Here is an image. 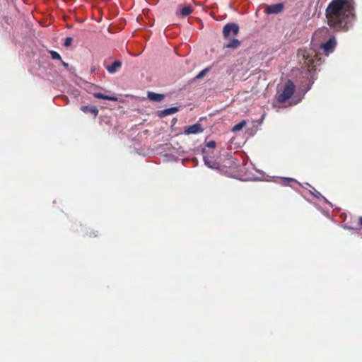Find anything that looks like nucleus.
<instances>
[{"instance_id":"obj_3","label":"nucleus","mask_w":362,"mask_h":362,"mask_svg":"<svg viewBox=\"0 0 362 362\" xmlns=\"http://www.w3.org/2000/svg\"><path fill=\"white\" fill-rule=\"evenodd\" d=\"M294 90H295V85L293 84V83L291 81L288 80L286 83L282 92L279 94V95L277 97V100L281 103H284L285 101H286L288 98H290L291 97V95L294 93Z\"/></svg>"},{"instance_id":"obj_22","label":"nucleus","mask_w":362,"mask_h":362,"mask_svg":"<svg viewBox=\"0 0 362 362\" xmlns=\"http://www.w3.org/2000/svg\"><path fill=\"white\" fill-rule=\"evenodd\" d=\"M191 160L193 164H194V166L197 165V163H198V160H194V159H192V160H182V163L184 164V161H189Z\"/></svg>"},{"instance_id":"obj_2","label":"nucleus","mask_w":362,"mask_h":362,"mask_svg":"<svg viewBox=\"0 0 362 362\" xmlns=\"http://www.w3.org/2000/svg\"><path fill=\"white\" fill-rule=\"evenodd\" d=\"M204 162V164L206 165L208 168L214 169V170H218L222 173H230L231 171L226 169V164L229 165V168L232 167V163H233V161L232 160H223L225 163H226L224 165H221L218 162H217V160H202Z\"/></svg>"},{"instance_id":"obj_13","label":"nucleus","mask_w":362,"mask_h":362,"mask_svg":"<svg viewBox=\"0 0 362 362\" xmlns=\"http://www.w3.org/2000/svg\"><path fill=\"white\" fill-rule=\"evenodd\" d=\"M93 95L95 98H99V99H104V100H107L110 101H117V98L116 96L105 95L101 93H95L93 94Z\"/></svg>"},{"instance_id":"obj_23","label":"nucleus","mask_w":362,"mask_h":362,"mask_svg":"<svg viewBox=\"0 0 362 362\" xmlns=\"http://www.w3.org/2000/svg\"><path fill=\"white\" fill-rule=\"evenodd\" d=\"M358 223L362 226V216H360L358 218Z\"/></svg>"},{"instance_id":"obj_1","label":"nucleus","mask_w":362,"mask_h":362,"mask_svg":"<svg viewBox=\"0 0 362 362\" xmlns=\"http://www.w3.org/2000/svg\"><path fill=\"white\" fill-rule=\"evenodd\" d=\"M329 26L337 30L347 28L355 18L353 0H333L326 9Z\"/></svg>"},{"instance_id":"obj_19","label":"nucleus","mask_w":362,"mask_h":362,"mask_svg":"<svg viewBox=\"0 0 362 362\" xmlns=\"http://www.w3.org/2000/svg\"><path fill=\"white\" fill-rule=\"evenodd\" d=\"M209 68H206V69H203L199 74L197 75L196 78L197 79L202 78V77H204L205 76V74L209 71Z\"/></svg>"},{"instance_id":"obj_24","label":"nucleus","mask_w":362,"mask_h":362,"mask_svg":"<svg viewBox=\"0 0 362 362\" xmlns=\"http://www.w3.org/2000/svg\"><path fill=\"white\" fill-rule=\"evenodd\" d=\"M62 65L65 67V68H67L69 66V64L66 63V62H62Z\"/></svg>"},{"instance_id":"obj_7","label":"nucleus","mask_w":362,"mask_h":362,"mask_svg":"<svg viewBox=\"0 0 362 362\" xmlns=\"http://www.w3.org/2000/svg\"><path fill=\"white\" fill-rule=\"evenodd\" d=\"M298 56V57H302L305 66H308V67L312 66L313 59L305 49H300Z\"/></svg>"},{"instance_id":"obj_15","label":"nucleus","mask_w":362,"mask_h":362,"mask_svg":"<svg viewBox=\"0 0 362 362\" xmlns=\"http://www.w3.org/2000/svg\"><path fill=\"white\" fill-rule=\"evenodd\" d=\"M240 45V41L238 39H233L229 41L228 43L224 45V47L226 48H237Z\"/></svg>"},{"instance_id":"obj_18","label":"nucleus","mask_w":362,"mask_h":362,"mask_svg":"<svg viewBox=\"0 0 362 362\" xmlns=\"http://www.w3.org/2000/svg\"><path fill=\"white\" fill-rule=\"evenodd\" d=\"M50 55L53 59L62 60V57L59 53L55 51H49Z\"/></svg>"},{"instance_id":"obj_4","label":"nucleus","mask_w":362,"mask_h":362,"mask_svg":"<svg viewBox=\"0 0 362 362\" xmlns=\"http://www.w3.org/2000/svg\"><path fill=\"white\" fill-rule=\"evenodd\" d=\"M238 33L239 26L234 23H228L223 28V35L225 38H228L230 35H236Z\"/></svg>"},{"instance_id":"obj_16","label":"nucleus","mask_w":362,"mask_h":362,"mask_svg":"<svg viewBox=\"0 0 362 362\" xmlns=\"http://www.w3.org/2000/svg\"><path fill=\"white\" fill-rule=\"evenodd\" d=\"M246 124L245 120H242L240 122L236 124L233 128V132H238L240 131Z\"/></svg>"},{"instance_id":"obj_5","label":"nucleus","mask_w":362,"mask_h":362,"mask_svg":"<svg viewBox=\"0 0 362 362\" xmlns=\"http://www.w3.org/2000/svg\"><path fill=\"white\" fill-rule=\"evenodd\" d=\"M337 42L335 38L331 37L327 42L322 43L320 45V48L323 50L326 55H328L334 51Z\"/></svg>"},{"instance_id":"obj_26","label":"nucleus","mask_w":362,"mask_h":362,"mask_svg":"<svg viewBox=\"0 0 362 362\" xmlns=\"http://www.w3.org/2000/svg\"><path fill=\"white\" fill-rule=\"evenodd\" d=\"M310 88V86H309L308 87L307 90H305V92H306V91H308Z\"/></svg>"},{"instance_id":"obj_21","label":"nucleus","mask_w":362,"mask_h":362,"mask_svg":"<svg viewBox=\"0 0 362 362\" xmlns=\"http://www.w3.org/2000/svg\"><path fill=\"white\" fill-rule=\"evenodd\" d=\"M216 142L214 141H210L206 144V146L210 148H214L216 147Z\"/></svg>"},{"instance_id":"obj_20","label":"nucleus","mask_w":362,"mask_h":362,"mask_svg":"<svg viewBox=\"0 0 362 362\" xmlns=\"http://www.w3.org/2000/svg\"><path fill=\"white\" fill-rule=\"evenodd\" d=\"M73 39L71 37H67L65 38L64 40V46L68 47H69L72 43Z\"/></svg>"},{"instance_id":"obj_6","label":"nucleus","mask_w":362,"mask_h":362,"mask_svg":"<svg viewBox=\"0 0 362 362\" xmlns=\"http://www.w3.org/2000/svg\"><path fill=\"white\" fill-rule=\"evenodd\" d=\"M202 125L199 123L185 127L184 133L186 135L195 134L203 132Z\"/></svg>"},{"instance_id":"obj_12","label":"nucleus","mask_w":362,"mask_h":362,"mask_svg":"<svg viewBox=\"0 0 362 362\" xmlns=\"http://www.w3.org/2000/svg\"><path fill=\"white\" fill-rule=\"evenodd\" d=\"M163 94L156 93L153 92H148V98L151 101L160 102L164 99Z\"/></svg>"},{"instance_id":"obj_11","label":"nucleus","mask_w":362,"mask_h":362,"mask_svg":"<svg viewBox=\"0 0 362 362\" xmlns=\"http://www.w3.org/2000/svg\"><path fill=\"white\" fill-rule=\"evenodd\" d=\"M179 110L178 107H172L170 108L164 109L159 112L158 115L161 117H165L167 115H173L177 112Z\"/></svg>"},{"instance_id":"obj_25","label":"nucleus","mask_w":362,"mask_h":362,"mask_svg":"<svg viewBox=\"0 0 362 362\" xmlns=\"http://www.w3.org/2000/svg\"><path fill=\"white\" fill-rule=\"evenodd\" d=\"M315 192H316V193H315V196L318 197V195H320V194L317 191H315Z\"/></svg>"},{"instance_id":"obj_10","label":"nucleus","mask_w":362,"mask_h":362,"mask_svg":"<svg viewBox=\"0 0 362 362\" xmlns=\"http://www.w3.org/2000/svg\"><path fill=\"white\" fill-rule=\"evenodd\" d=\"M122 66V62L119 60L115 61L111 65L106 67L107 71L110 74H115L119 69Z\"/></svg>"},{"instance_id":"obj_14","label":"nucleus","mask_w":362,"mask_h":362,"mask_svg":"<svg viewBox=\"0 0 362 362\" xmlns=\"http://www.w3.org/2000/svg\"><path fill=\"white\" fill-rule=\"evenodd\" d=\"M81 110L85 113L90 112L93 114L95 117H96L98 113V110L93 106H82Z\"/></svg>"},{"instance_id":"obj_9","label":"nucleus","mask_w":362,"mask_h":362,"mask_svg":"<svg viewBox=\"0 0 362 362\" xmlns=\"http://www.w3.org/2000/svg\"><path fill=\"white\" fill-rule=\"evenodd\" d=\"M192 8L189 6H179L177 11V14L182 17H185L189 16L192 12Z\"/></svg>"},{"instance_id":"obj_8","label":"nucleus","mask_w":362,"mask_h":362,"mask_svg":"<svg viewBox=\"0 0 362 362\" xmlns=\"http://www.w3.org/2000/svg\"><path fill=\"white\" fill-rule=\"evenodd\" d=\"M284 5L282 3L275 4L267 7L265 13L267 14H277L281 12Z\"/></svg>"},{"instance_id":"obj_17","label":"nucleus","mask_w":362,"mask_h":362,"mask_svg":"<svg viewBox=\"0 0 362 362\" xmlns=\"http://www.w3.org/2000/svg\"><path fill=\"white\" fill-rule=\"evenodd\" d=\"M281 183L284 185H289L291 182H297L295 179L288 177H281Z\"/></svg>"}]
</instances>
